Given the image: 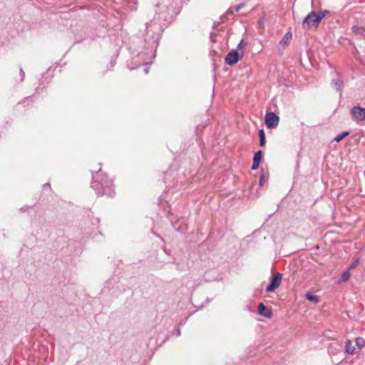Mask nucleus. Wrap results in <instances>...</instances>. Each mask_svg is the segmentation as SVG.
<instances>
[{
	"mask_svg": "<svg viewBox=\"0 0 365 365\" xmlns=\"http://www.w3.org/2000/svg\"><path fill=\"white\" fill-rule=\"evenodd\" d=\"M163 32V26L159 18L155 17L150 23L147 24L145 29V41L151 48H156Z\"/></svg>",
	"mask_w": 365,
	"mask_h": 365,
	"instance_id": "nucleus-2",
	"label": "nucleus"
},
{
	"mask_svg": "<svg viewBox=\"0 0 365 365\" xmlns=\"http://www.w3.org/2000/svg\"><path fill=\"white\" fill-rule=\"evenodd\" d=\"M282 278V274L281 273L273 275L270 279L269 284L266 287V292H272L278 288L281 284Z\"/></svg>",
	"mask_w": 365,
	"mask_h": 365,
	"instance_id": "nucleus-3",
	"label": "nucleus"
},
{
	"mask_svg": "<svg viewBox=\"0 0 365 365\" xmlns=\"http://www.w3.org/2000/svg\"><path fill=\"white\" fill-rule=\"evenodd\" d=\"M91 186L96 190L97 195H107L112 197L114 195L113 181L108 179L101 169L93 175Z\"/></svg>",
	"mask_w": 365,
	"mask_h": 365,
	"instance_id": "nucleus-1",
	"label": "nucleus"
},
{
	"mask_svg": "<svg viewBox=\"0 0 365 365\" xmlns=\"http://www.w3.org/2000/svg\"><path fill=\"white\" fill-rule=\"evenodd\" d=\"M351 31L354 35L365 37V28L363 26H353Z\"/></svg>",
	"mask_w": 365,
	"mask_h": 365,
	"instance_id": "nucleus-12",
	"label": "nucleus"
},
{
	"mask_svg": "<svg viewBox=\"0 0 365 365\" xmlns=\"http://www.w3.org/2000/svg\"><path fill=\"white\" fill-rule=\"evenodd\" d=\"M20 73H21V81H23L24 78V75H25L24 71H23V69H21V68L20 69Z\"/></svg>",
	"mask_w": 365,
	"mask_h": 365,
	"instance_id": "nucleus-27",
	"label": "nucleus"
},
{
	"mask_svg": "<svg viewBox=\"0 0 365 365\" xmlns=\"http://www.w3.org/2000/svg\"><path fill=\"white\" fill-rule=\"evenodd\" d=\"M267 178H268V173L265 172L262 170L261 175H260L259 182L260 187L264 185V184L265 183L266 179Z\"/></svg>",
	"mask_w": 365,
	"mask_h": 365,
	"instance_id": "nucleus-14",
	"label": "nucleus"
},
{
	"mask_svg": "<svg viewBox=\"0 0 365 365\" xmlns=\"http://www.w3.org/2000/svg\"><path fill=\"white\" fill-rule=\"evenodd\" d=\"M258 312L259 315L267 319H271L273 315L271 309L267 308L262 302H260L258 305Z\"/></svg>",
	"mask_w": 365,
	"mask_h": 365,
	"instance_id": "nucleus-8",
	"label": "nucleus"
},
{
	"mask_svg": "<svg viewBox=\"0 0 365 365\" xmlns=\"http://www.w3.org/2000/svg\"><path fill=\"white\" fill-rule=\"evenodd\" d=\"M356 345L357 346V351L361 349L365 346V340L361 337L356 339Z\"/></svg>",
	"mask_w": 365,
	"mask_h": 365,
	"instance_id": "nucleus-15",
	"label": "nucleus"
},
{
	"mask_svg": "<svg viewBox=\"0 0 365 365\" xmlns=\"http://www.w3.org/2000/svg\"><path fill=\"white\" fill-rule=\"evenodd\" d=\"M357 348L353 344L352 341L347 339L345 344V352L350 355H354L358 352Z\"/></svg>",
	"mask_w": 365,
	"mask_h": 365,
	"instance_id": "nucleus-9",
	"label": "nucleus"
},
{
	"mask_svg": "<svg viewBox=\"0 0 365 365\" xmlns=\"http://www.w3.org/2000/svg\"><path fill=\"white\" fill-rule=\"evenodd\" d=\"M279 118L274 113L269 112L265 115V123L268 128H276L279 124Z\"/></svg>",
	"mask_w": 365,
	"mask_h": 365,
	"instance_id": "nucleus-4",
	"label": "nucleus"
},
{
	"mask_svg": "<svg viewBox=\"0 0 365 365\" xmlns=\"http://www.w3.org/2000/svg\"><path fill=\"white\" fill-rule=\"evenodd\" d=\"M292 34L291 32H287L284 36L282 37V38L279 41V44L283 47H287L290 41L292 40Z\"/></svg>",
	"mask_w": 365,
	"mask_h": 365,
	"instance_id": "nucleus-10",
	"label": "nucleus"
},
{
	"mask_svg": "<svg viewBox=\"0 0 365 365\" xmlns=\"http://www.w3.org/2000/svg\"><path fill=\"white\" fill-rule=\"evenodd\" d=\"M359 259H356L354 262H352V263L350 264V266H349V269H354V268H355V267L357 266V264H359Z\"/></svg>",
	"mask_w": 365,
	"mask_h": 365,
	"instance_id": "nucleus-22",
	"label": "nucleus"
},
{
	"mask_svg": "<svg viewBox=\"0 0 365 365\" xmlns=\"http://www.w3.org/2000/svg\"><path fill=\"white\" fill-rule=\"evenodd\" d=\"M319 22L315 21V16L312 15V11L304 18L302 22V28L309 29L312 26L317 28Z\"/></svg>",
	"mask_w": 365,
	"mask_h": 365,
	"instance_id": "nucleus-6",
	"label": "nucleus"
},
{
	"mask_svg": "<svg viewBox=\"0 0 365 365\" xmlns=\"http://www.w3.org/2000/svg\"><path fill=\"white\" fill-rule=\"evenodd\" d=\"M262 151L259 150L255 154L254 158H253V161L258 162L260 163V162L262 160Z\"/></svg>",
	"mask_w": 365,
	"mask_h": 365,
	"instance_id": "nucleus-19",
	"label": "nucleus"
},
{
	"mask_svg": "<svg viewBox=\"0 0 365 365\" xmlns=\"http://www.w3.org/2000/svg\"><path fill=\"white\" fill-rule=\"evenodd\" d=\"M247 42L245 41L244 40H242L237 45V48L240 49V48H242L243 47H245V46H247Z\"/></svg>",
	"mask_w": 365,
	"mask_h": 365,
	"instance_id": "nucleus-21",
	"label": "nucleus"
},
{
	"mask_svg": "<svg viewBox=\"0 0 365 365\" xmlns=\"http://www.w3.org/2000/svg\"><path fill=\"white\" fill-rule=\"evenodd\" d=\"M144 73H145V74H148V73H149V68H148V65H147V64H146V65H145V68H144Z\"/></svg>",
	"mask_w": 365,
	"mask_h": 365,
	"instance_id": "nucleus-26",
	"label": "nucleus"
},
{
	"mask_svg": "<svg viewBox=\"0 0 365 365\" xmlns=\"http://www.w3.org/2000/svg\"><path fill=\"white\" fill-rule=\"evenodd\" d=\"M349 135V131H344L334 138L336 142H340L343 138Z\"/></svg>",
	"mask_w": 365,
	"mask_h": 365,
	"instance_id": "nucleus-17",
	"label": "nucleus"
},
{
	"mask_svg": "<svg viewBox=\"0 0 365 365\" xmlns=\"http://www.w3.org/2000/svg\"><path fill=\"white\" fill-rule=\"evenodd\" d=\"M44 187H50V184H49V183H46V184L44 185Z\"/></svg>",
	"mask_w": 365,
	"mask_h": 365,
	"instance_id": "nucleus-29",
	"label": "nucleus"
},
{
	"mask_svg": "<svg viewBox=\"0 0 365 365\" xmlns=\"http://www.w3.org/2000/svg\"><path fill=\"white\" fill-rule=\"evenodd\" d=\"M259 145L264 147L266 143L265 133L263 129L259 130Z\"/></svg>",
	"mask_w": 365,
	"mask_h": 365,
	"instance_id": "nucleus-13",
	"label": "nucleus"
},
{
	"mask_svg": "<svg viewBox=\"0 0 365 365\" xmlns=\"http://www.w3.org/2000/svg\"><path fill=\"white\" fill-rule=\"evenodd\" d=\"M245 3L237 5L236 6H235V11L238 12L242 8H243L245 6Z\"/></svg>",
	"mask_w": 365,
	"mask_h": 365,
	"instance_id": "nucleus-23",
	"label": "nucleus"
},
{
	"mask_svg": "<svg viewBox=\"0 0 365 365\" xmlns=\"http://www.w3.org/2000/svg\"><path fill=\"white\" fill-rule=\"evenodd\" d=\"M239 59L240 58L238 52L237 51L232 50L225 56V61L226 64L232 66L237 63Z\"/></svg>",
	"mask_w": 365,
	"mask_h": 365,
	"instance_id": "nucleus-7",
	"label": "nucleus"
},
{
	"mask_svg": "<svg viewBox=\"0 0 365 365\" xmlns=\"http://www.w3.org/2000/svg\"><path fill=\"white\" fill-rule=\"evenodd\" d=\"M332 84L334 85V86L337 91H341V89L343 87V82L340 80H333Z\"/></svg>",
	"mask_w": 365,
	"mask_h": 365,
	"instance_id": "nucleus-18",
	"label": "nucleus"
},
{
	"mask_svg": "<svg viewBox=\"0 0 365 365\" xmlns=\"http://www.w3.org/2000/svg\"><path fill=\"white\" fill-rule=\"evenodd\" d=\"M258 25L259 28L263 29L264 26V21L263 19L259 20L258 22Z\"/></svg>",
	"mask_w": 365,
	"mask_h": 365,
	"instance_id": "nucleus-25",
	"label": "nucleus"
},
{
	"mask_svg": "<svg viewBox=\"0 0 365 365\" xmlns=\"http://www.w3.org/2000/svg\"><path fill=\"white\" fill-rule=\"evenodd\" d=\"M349 277H350V272H349V270L347 269L342 273V274L341 276V280L342 282H346L349 279Z\"/></svg>",
	"mask_w": 365,
	"mask_h": 365,
	"instance_id": "nucleus-20",
	"label": "nucleus"
},
{
	"mask_svg": "<svg viewBox=\"0 0 365 365\" xmlns=\"http://www.w3.org/2000/svg\"><path fill=\"white\" fill-rule=\"evenodd\" d=\"M306 299L310 302H315V303L319 302L318 297L317 295L312 294L311 293H307L306 294Z\"/></svg>",
	"mask_w": 365,
	"mask_h": 365,
	"instance_id": "nucleus-16",
	"label": "nucleus"
},
{
	"mask_svg": "<svg viewBox=\"0 0 365 365\" xmlns=\"http://www.w3.org/2000/svg\"><path fill=\"white\" fill-rule=\"evenodd\" d=\"M29 208V207L28 206H26V207H21V211L25 212V211H26Z\"/></svg>",
	"mask_w": 365,
	"mask_h": 365,
	"instance_id": "nucleus-28",
	"label": "nucleus"
},
{
	"mask_svg": "<svg viewBox=\"0 0 365 365\" xmlns=\"http://www.w3.org/2000/svg\"><path fill=\"white\" fill-rule=\"evenodd\" d=\"M351 113L355 120L358 121L365 120V108L355 106L352 108Z\"/></svg>",
	"mask_w": 365,
	"mask_h": 365,
	"instance_id": "nucleus-5",
	"label": "nucleus"
},
{
	"mask_svg": "<svg viewBox=\"0 0 365 365\" xmlns=\"http://www.w3.org/2000/svg\"><path fill=\"white\" fill-rule=\"evenodd\" d=\"M329 14L327 10L321 11L319 13L312 11V15L315 16V21L320 22L321 20L326 16L327 14Z\"/></svg>",
	"mask_w": 365,
	"mask_h": 365,
	"instance_id": "nucleus-11",
	"label": "nucleus"
},
{
	"mask_svg": "<svg viewBox=\"0 0 365 365\" xmlns=\"http://www.w3.org/2000/svg\"><path fill=\"white\" fill-rule=\"evenodd\" d=\"M259 163L253 161L252 165V170H257L259 168Z\"/></svg>",
	"mask_w": 365,
	"mask_h": 365,
	"instance_id": "nucleus-24",
	"label": "nucleus"
},
{
	"mask_svg": "<svg viewBox=\"0 0 365 365\" xmlns=\"http://www.w3.org/2000/svg\"><path fill=\"white\" fill-rule=\"evenodd\" d=\"M180 330H178V331H177V336H180Z\"/></svg>",
	"mask_w": 365,
	"mask_h": 365,
	"instance_id": "nucleus-30",
	"label": "nucleus"
}]
</instances>
